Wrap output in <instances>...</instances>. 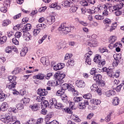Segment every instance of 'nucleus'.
<instances>
[{"mask_svg":"<svg viewBox=\"0 0 124 124\" xmlns=\"http://www.w3.org/2000/svg\"><path fill=\"white\" fill-rule=\"evenodd\" d=\"M72 27L67 26L66 23H62L58 28V31H60L62 35L67 34L68 32L71 31Z\"/></svg>","mask_w":124,"mask_h":124,"instance_id":"1","label":"nucleus"},{"mask_svg":"<svg viewBox=\"0 0 124 124\" xmlns=\"http://www.w3.org/2000/svg\"><path fill=\"white\" fill-rule=\"evenodd\" d=\"M93 61L94 62L98 64V67H103L106 64V60H102L101 61V55L97 54L95 55Z\"/></svg>","mask_w":124,"mask_h":124,"instance_id":"2","label":"nucleus"},{"mask_svg":"<svg viewBox=\"0 0 124 124\" xmlns=\"http://www.w3.org/2000/svg\"><path fill=\"white\" fill-rule=\"evenodd\" d=\"M2 117L1 121L4 124H8L10 122H15L16 120V116H10L7 113L3 114Z\"/></svg>","mask_w":124,"mask_h":124,"instance_id":"3","label":"nucleus"},{"mask_svg":"<svg viewBox=\"0 0 124 124\" xmlns=\"http://www.w3.org/2000/svg\"><path fill=\"white\" fill-rule=\"evenodd\" d=\"M56 95L61 96L62 100L63 102H67V95L64 93V91H62V90H58L56 93Z\"/></svg>","mask_w":124,"mask_h":124,"instance_id":"4","label":"nucleus"},{"mask_svg":"<svg viewBox=\"0 0 124 124\" xmlns=\"http://www.w3.org/2000/svg\"><path fill=\"white\" fill-rule=\"evenodd\" d=\"M54 77L55 78H57L58 79L56 81H59V82H58V85H62V83H63V78L65 77V74L63 73H57L54 75Z\"/></svg>","mask_w":124,"mask_h":124,"instance_id":"5","label":"nucleus"},{"mask_svg":"<svg viewBox=\"0 0 124 124\" xmlns=\"http://www.w3.org/2000/svg\"><path fill=\"white\" fill-rule=\"evenodd\" d=\"M89 105V101L87 100H83L80 102L78 105L79 109L84 110L86 109V106Z\"/></svg>","mask_w":124,"mask_h":124,"instance_id":"6","label":"nucleus"},{"mask_svg":"<svg viewBox=\"0 0 124 124\" xmlns=\"http://www.w3.org/2000/svg\"><path fill=\"white\" fill-rule=\"evenodd\" d=\"M69 108L68 107H66V108H64V110L66 113H68V114H72V109H75L74 108V103L70 102L69 103Z\"/></svg>","mask_w":124,"mask_h":124,"instance_id":"7","label":"nucleus"},{"mask_svg":"<svg viewBox=\"0 0 124 124\" xmlns=\"http://www.w3.org/2000/svg\"><path fill=\"white\" fill-rule=\"evenodd\" d=\"M102 70L104 72H107V74L109 75V76H112V75H113V69L111 68V67L108 68L105 67L102 68Z\"/></svg>","mask_w":124,"mask_h":124,"instance_id":"8","label":"nucleus"},{"mask_svg":"<svg viewBox=\"0 0 124 124\" xmlns=\"http://www.w3.org/2000/svg\"><path fill=\"white\" fill-rule=\"evenodd\" d=\"M17 82L16 81L15 82H11L9 83H7L6 85L7 89H9V90H14L15 89V87H16V84Z\"/></svg>","mask_w":124,"mask_h":124,"instance_id":"9","label":"nucleus"},{"mask_svg":"<svg viewBox=\"0 0 124 124\" xmlns=\"http://www.w3.org/2000/svg\"><path fill=\"white\" fill-rule=\"evenodd\" d=\"M76 85L77 87L78 88H84L86 86V84L85 83V81L83 80H77L76 82Z\"/></svg>","mask_w":124,"mask_h":124,"instance_id":"10","label":"nucleus"},{"mask_svg":"<svg viewBox=\"0 0 124 124\" xmlns=\"http://www.w3.org/2000/svg\"><path fill=\"white\" fill-rule=\"evenodd\" d=\"M23 37L26 41H29L31 39V35L28 31L23 32Z\"/></svg>","mask_w":124,"mask_h":124,"instance_id":"11","label":"nucleus"},{"mask_svg":"<svg viewBox=\"0 0 124 124\" xmlns=\"http://www.w3.org/2000/svg\"><path fill=\"white\" fill-rule=\"evenodd\" d=\"M64 67V63H58L56 65L53 67V69L57 71V70H60Z\"/></svg>","mask_w":124,"mask_h":124,"instance_id":"12","label":"nucleus"},{"mask_svg":"<svg viewBox=\"0 0 124 124\" xmlns=\"http://www.w3.org/2000/svg\"><path fill=\"white\" fill-rule=\"evenodd\" d=\"M73 0H67L63 1V4L62 5L66 6V7H70L73 5V2H72Z\"/></svg>","mask_w":124,"mask_h":124,"instance_id":"13","label":"nucleus"},{"mask_svg":"<svg viewBox=\"0 0 124 124\" xmlns=\"http://www.w3.org/2000/svg\"><path fill=\"white\" fill-rule=\"evenodd\" d=\"M87 43V45L90 47H96L98 45V43L95 39H93L92 42H88Z\"/></svg>","mask_w":124,"mask_h":124,"instance_id":"14","label":"nucleus"},{"mask_svg":"<svg viewBox=\"0 0 124 124\" xmlns=\"http://www.w3.org/2000/svg\"><path fill=\"white\" fill-rule=\"evenodd\" d=\"M57 100H56L55 98H51L48 102V105L50 106V108H53L55 107V106L56 104H57Z\"/></svg>","mask_w":124,"mask_h":124,"instance_id":"15","label":"nucleus"},{"mask_svg":"<svg viewBox=\"0 0 124 124\" xmlns=\"http://www.w3.org/2000/svg\"><path fill=\"white\" fill-rule=\"evenodd\" d=\"M115 94H116V92L113 90H108L105 92V95L107 97L113 96V95H115Z\"/></svg>","mask_w":124,"mask_h":124,"instance_id":"16","label":"nucleus"},{"mask_svg":"<svg viewBox=\"0 0 124 124\" xmlns=\"http://www.w3.org/2000/svg\"><path fill=\"white\" fill-rule=\"evenodd\" d=\"M120 103V98L119 97H114L112 100V104L113 106H117Z\"/></svg>","mask_w":124,"mask_h":124,"instance_id":"17","label":"nucleus"},{"mask_svg":"<svg viewBox=\"0 0 124 124\" xmlns=\"http://www.w3.org/2000/svg\"><path fill=\"white\" fill-rule=\"evenodd\" d=\"M70 119L71 120H73L74 122H76V123H81V119L76 115L72 114L70 116Z\"/></svg>","mask_w":124,"mask_h":124,"instance_id":"18","label":"nucleus"},{"mask_svg":"<svg viewBox=\"0 0 124 124\" xmlns=\"http://www.w3.org/2000/svg\"><path fill=\"white\" fill-rule=\"evenodd\" d=\"M55 16H49L47 17L46 21V22L48 25H52L54 22H55Z\"/></svg>","mask_w":124,"mask_h":124,"instance_id":"19","label":"nucleus"},{"mask_svg":"<svg viewBox=\"0 0 124 124\" xmlns=\"http://www.w3.org/2000/svg\"><path fill=\"white\" fill-rule=\"evenodd\" d=\"M33 79H38V80H44L45 78V75L41 73H39L37 75L33 77Z\"/></svg>","mask_w":124,"mask_h":124,"instance_id":"20","label":"nucleus"},{"mask_svg":"<svg viewBox=\"0 0 124 124\" xmlns=\"http://www.w3.org/2000/svg\"><path fill=\"white\" fill-rule=\"evenodd\" d=\"M59 81H49L47 83V85L49 87H53L55 86H58L59 85Z\"/></svg>","mask_w":124,"mask_h":124,"instance_id":"21","label":"nucleus"},{"mask_svg":"<svg viewBox=\"0 0 124 124\" xmlns=\"http://www.w3.org/2000/svg\"><path fill=\"white\" fill-rule=\"evenodd\" d=\"M37 93L39 95L44 96L47 94V92L45 89H39L37 90Z\"/></svg>","mask_w":124,"mask_h":124,"instance_id":"22","label":"nucleus"},{"mask_svg":"<svg viewBox=\"0 0 124 124\" xmlns=\"http://www.w3.org/2000/svg\"><path fill=\"white\" fill-rule=\"evenodd\" d=\"M0 107L1 111H2V112H5V111H7L8 109V104L6 102H3L2 103Z\"/></svg>","mask_w":124,"mask_h":124,"instance_id":"23","label":"nucleus"},{"mask_svg":"<svg viewBox=\"0 0 124 124\" xmlns=\"http://www.w3.org/2000/svg\"><path fill=\"white\" fill-rule=\"evenodd\" d=\"M108 6V9L109 10L110 12H114V11H116L117 9H119V6H111L109 5H106Z\"/></svg>","mask_w":124,"mask_h":124,"instance_id":"24","label":"nucleus"},{"mask_svg":"<svg viewBox=\"0 0 124 124\" xmlns=\"http://www.w3.org/2000/svg\"><path fill=\"white\" fill-rule=\"evenodd\" d=\"M31 25L30 24H27L24 26L22 31L23 32H26L29 31H31Z\"/></svg>","mask_w":124,"mask_h":124,"instance_id":"25","label":"nucleus"},{"mask_svg":"<svg viewBox=\"0 0 124 124\" xmlns=\"http://www.w3.org/2000/svg\"><path fill=\"white\" fill-rule=\"evenodd\" d=\"M46 27L47 26L46 24L43 23H39L36 25V28L38 30H40V31H41V30H44L46 29Z\"/></svg>","mask_w":124,"mask_h":124,"instance_id":"26","label":"nucleus"},{"mask_svg":"<svg viewBox=\"0 0 124 124\" xmlns=\"http://www.w3.org/2000/svg\"><path fill=\"white\" fill-rule=\"evenodd\" d=\"M49 61L48 60V58L43 57L41 58V62L43 63V65H47Z\"/></svg>","mask_w":124,"mask_h":124,"instance_id":"27","label":"nucleus"},{"mask_svg":"<svg viewBox=\"0 0 124 124\" xmlns=\"http://www.w3.org/2000/svg\"><path fill=\"white\" fill-rule=\"evenodd\" d=\"M102 8L104 9V11L103 12V16H108V11H107V9H108V6L106 5H103Z\"/></svg>","mask_w":124,"mask_h":124,"instance_id":"28","label":"nucleus"},{"mask_svg":"<svg viewBox=\"0 0 124 124\" xmlns=\"http://www.w3.org/2000/svg\"><path fill=\"white\" fill-rule=\"evenodd\" d=\"M102 78V76L101 75H95L93 77V79L96 82H99Z\"/></svg>","mask_w":124,"mask_h":124,"instance_id":"29","label":"nucleus"},{"mask_svg":"<svg viewBox=\"0 0 124 124\" xmlns=\"http://www.w3.org/2000/svg\"><path fill=\"white\" fill-rule=\"evenodd\" d=\"M30 108H31L32 111H37L38 109H39V104H34L32 106H30Z\"/></svg>","mask_w":124,"mask_h":124,"instance_id":"30","label":"nucleus"},{"mask_svg":"<svg viewBox=\"0 0 124 124\" xmlns=\"http://www.w3.org/2000/svg\"><path fill=\"white\" fill-rule=\"evenodd\" d=\"M5 97H6V95L2 93V91L0 90V102L3 101L5 99Z\"/></svg>","mask_w":124,"mask_h":124,"instance_id":"31","label":"nucleus"},{"mask_svg":"<svg viewBox=\"0 0 124 124\" xmlns=\"http://www.w3.org/2000/svg\"><path fill=\"white\" fill-rule=\"evenodd\" d=\"M27 52H28V48L27 47H24V48H22L20 52V56L21 57H25Z\"/></svg>","mask_w":124,"mask_h":124,"instance_id":"32","label":"nucleus"},{"mask_svg":"<svg viewBox=\"0 0 124 124\" xmlns=\"http://www.w3.org/2000/svg\"><path fill=\"white\" fill-rule=\"evenodd\" d=\"M103 22L105 25H110L112 24V19L106 18L103 20Z\"/></svg>","mask_w":124,"mask_h":124,"instance_id":"33","label":"nucleus"},{"mask_svg":"<svg viewBox=\"0 0 124 124\" xmlns=\"http://www.w3.org/2000/svg\"><path fill=\"white\" fill-rule=\"evenodd\" d=\"M6 40H7V37L6 36H1V38H0V44H4L6 42Z\"/></svg>","mask_w":124,"mask_h":124,"instance_id":"34","label":"nucleus"},{"mask_svg":"<svg viewBox=\"0 0 124 124\" xmlns=\"http://www.w3.org/2000/svg\"><path fill=\"white\" fill-rule=\"evenodd\" d=\"M11 22L8 19H6L2 21V27H7Z\"/></svg>","mask_w":124,"mask_h":124,"instance_id":"35","label":"nucleus"},{"mask_svg":"<svg viewBox=\"0 0 124 124\" xmlns=\"http://www.w3.org/2000/svg\"><path fill=\"white\" fill-rule=\"evenodd\" d=\"M85 64L86 65L88 64V65H91L92 64V60L91 58H90L89 56H86V58L85 59Z\"/></svg>","mask_w":124,"mask_h":124,"instance_id":"36","label":"nucleus"},{"mask_svg":"<svg viewBox=\"0 0 124 124\" xmlns=\"http://www.w3.org/2000/svg\"><path fill=\"white\" fill-rule=\"evenodd\" d=\"M10 2H11V0H5L3 3L4 6L8 8L10 7Z\"/></svg>","mask_w":124,"mask_h":124,"instance_id":"37","label":"nucleus"},{"mask_svg":"<svg viewBox=\"0 0 124 124\" xmlns=\"http://www.w3.org/2000/svg\"><path fill=\"white\" fill-rule=\"evenodd\" d=\"M8 78L10 82H15V81H16V79H17V77L15 76H10Z\"/></svg>","mask_w":124,"mask_h":124,"instance_id":"38","label":"nucleus"},{"mask_svg":"<svg viewBox=\"0 0 124 124\" xmlns=\"http://www.w3.org/2000/svg\"><path fill=\"white\" fill-rule=\"evenodd\" d=\"M94 19L97 21H101L104 19V17L100 15H96L94 17Z\"/></svg>","mask_w":124,"mask_h":124,"instance_id":"39","label":"nucleus"},{"mask_svg":"<svg viewBox=\"0 0 124 124\" xmlns=\"http://www.w3.org/2000/svg\"><path fill=\"white\" fill-rule=\"evenodd\" d=\"M59 85L61 86V88L62 89H60V90H62V91H64V92L65 90H68V87L69 86L67 83L63 84L62 85V83H61V85Z\"/></svg>","mask_w":124,"mask_h":124,"instance_id":"40","label":"nucleus"},{"mask_svg":"<svg viewBox=\"0 0 124 124\" xmlns=\"http://www.w3.org/2000/svg\"><path fill=\"white\" fill-rule=\"evenodd\" d=\"M54 116V114L52 113H50L46 115L45 118V121L46 122H48V121H50L51 120V118L52 117Z\"/></svg>","mask_w":124,"mask_h":124,"instance_id":"41","label":"nucleus"},{"mask_svg":"<svg viewBox=\"0 0 124 124\" xmlns=\"http://www.w3.org/2000/svg\"><path fill=\"white\" fill-rule=\"evenodd\" d=\"M114 13L116 15V16H120V15H122V8H119L118 9H117L115 12H114Z\"/></svg>","mask_w":124,"mask_h":124,"instance_id":"42","label":"nucleus"},{"mask_svg":"<svg viewBox=\"0 0 124 124\" xmlns=\"http://www.w3.org/2000/svg\"><path fill=\"white\" fill-rule=\"evenodd\" d=\"M98 88V85H96V84H93L90 87V89L92 92H95L96 91H97Z\"/></svg>","mask_w":124,"mask_h":124,"instance_id":"43","label":"nucleus"},{"mask_svg":"<svg viewBox=\"0 0 124 124\" xmlns=\"http://www.w3.org/2000/svg\"><path fill=\"white\" fill-rule=\"evenodd\" d=\"M47 36H48V35H44L42 38L41 39H40L38 41V43L39 44H42V43H43V41H44V40H45L46 39V38H47Z\"/></svg>","mask_w":124,"mask_h":124,"instance_id":"44","label":"nucleus"},{"mask_svg":"<svg viewBox=\"0 0 124 124\" xmlns=\"http://www.w3.org/2000/svg\"><path fill=\"white\" fill-rule=\"evenodd\" d=\"M113 58H114V60L120 62V60L122 58V55L120 54H114L113 55Z\"/></svg>","mask_w":124,"mask_h":124,"instance_id":"45","label":"nucleus"},{"mask_svg":"<svg viewBox=\"0 0 124 124\" xmlns=\"http://www.w3.org/2000/svg\"><path fill=\"white\" fill-rule=\"evenodd\" d=\"M30 101H31V99L29 98L24 97L22 99L21 103L23 102L24 104H27V103H29Z\"/></svg>","mask_w":124,"mask_h":124,"instance_id":"46","label":"nucleus"},{"mask_svg":"<svg viewBox=\"0 0 124 124\" xmlns=\"http://www.w3.org/2000/svg\"><path fill=\"white\" fill-rule=\"evenodd\" d=\"M83 98L81 97H75L74 98V101L75 102H81V101H83Z\"/></svg>","mask_w":124,"mask_h":124,"instance_id":"47","label":"nucleus"},{"mask_svg":"<svg viewBox=\"0 0 124 124\" xmlns=\"http://www.w3.org/2000/svg\"><path fill=\"white\" fill-rule=\"evenodd\" d=\"M62 41H59L56 44V47L58 50H60V49H62Z\"/></svg>","mask_w":124,"mask_h":124,"instance_id":"48","label":"nucleus"},{"mask_svg":"<svg viewBox=\"0 0 124 124\" xmlns=\"http://www.w3.org/2000/svg\"><path fill=\"white\" fill-rule=\"evenodd\" d=\"M98 51L100 53H105V52H108V50L105 47H101L98 48Z\"/></svg>","mask_w":124,"mask_h":124,"instance_id":"49","label":"nucleus"},{"mask_svg":"<svg viewBox=\"0 0 124 124\" xmlns=\"http://www.w3.org/2000/svg\"><path fill=\"white\" fill-rule=\"evenodd\" d=\"M109 42L110 43H114L116 40H117V36H111L109 37Z\"/></svg>","mask_w":124,"mask_h":124,"instance_id":"50","label":"nucleus"},{"mask_svg":"<svg viewBox=\"0 0 124 124\" xmlns=\"http://www.w3.org/2000/svg\"><path fill=\"white\" fill-rule=\"evenodd\" d=\"M112 116V112H110L105 118V121L107 123L111 121V116Z\"/></svg>","mask_w":124,"mask_h":124,"instance_id":"51","label":"nucleus"},{"mask_svg":"<svg viewBox=\"0 0 124 124\" xmlns=\"http://www.w3.org/2000/svg\"><path fill=\"white\" fill-rule=\"evenodd\" d=\"M17 110H22L24 109V105L22 103L17 104L16 106Z\"/></svg>","mask_w":124,"mask_h":124,"instance_id":"52","label":"nucleus"},{"mask_svg":"<svg viewBox=\"0 0 124 124\" xmlns=\"http://www.w3.org/2000/svg\"><path fill=\"white\" fill-rule=\"evenodd\" d=\"M70 11L71 12H76L77 9H78V7L74 5V4L72 6H71Z\"/></svg>","mask_w":124,"mask_h":124,"instance_id":"53","label":"nucleus"},{"mask_svg":"<svg viewBox=\"0 0 124 124\" xmlns=\"http://www.w3.org/2000/svg\"><path fill=\"white\" fill-rule=\"evenodd\" d=\"M92 102L94 105H99L101 103V101L99 99H93Z\"/></svg>","mask_w":124,"mask_h":124,"instance_id":"54","label":"nucleus"},{"mask_svg":"<svg viewBox=\"0 0 124 124\" xmlns=\"http://www.w3.org/2000/svg\"><path fill=\"white\" fill-rule=\"evenodd\" d=\"M56 109H62L63 108V106L61 103H56V104L54 107Z\"/></svg>","mask_w":124,"mask_h":124,"instance_id":"55","label":"nucleus"},{"mask_svg":"<svg viewBox=\"0 0 124 124\" xmlns=\"http://www.w3.org/2000/svg\"><path fill=\"white\" fill-rule=\"evenodd\" d=\"M6 53H8V54H10L12 52V46H9L6 47L5 48Z\"/></svg>","mask_w":124,"mask_h":124,"instance_id":"56","label":"nucleus"},{"mask_svg":"<svg viewBox=\"0 0 124 124\" xmlns=\"http://www.w3.org/2000/svg\"><path fill=\"white\" fill-rule=\"evenodd\" d=\"M39 32H40V30L38 29H34L33 31V35H34V36H37Z\"/></svg>","mask_w":124,"mask_h":124,"instance_id":"57","label":"nucleus"},{"mask_svg":"<svg viewBox=\"0 0 124 124\" xmlns=\"http://www.w3.org/2000/svg\"><path fill=\"white\" fill-rule=\"evenodd\" d=\"M83 97L85 99H91L92 98V94L91 93L85 94L83 95Z\"/></svg>","mask_w":124,"mask_h":124,"instance_id":"58","label":"nucleus"},{"mask_svg":"<svg viewBox=\"0 0 124 124\" xmlns=\"http://www.w3.org/2000/svg\"><path fill=\"white\" fill-rule=\"evenodd\" d=\"M88 12L90 13V14H96V11L95 10V8L93 7L92 8V9H89L88 10Z\"/></svg>","mask_w":124,"mask_h":124,"instance_id":"59","label":"nucleus"},{"mask_svg":"<svg viewBox=\"0 0 124 124\" xmlns=\"http://www.w3.org/2000/svg\"><path fill=\"white\" fill-rule=\"evenodd\" d=\"M35 119L33 118H31L28 121V123H27L26 124H35Z\"/></svg>","mask_w":124,"mask_h":124,"instance_id":"60","label":"nucleus"},{"mask_svg":"<svg viewBox=\"0 0 124 124\" xmlns=\"http://www.w3.org/2000/svg\"><path fill=\"white\" fill-rule=\"evenodd\" d=\"M44 99H45V97L39 96L36 97V100L38 101V102H41V101H43Z\"/></svg>","mask_w":124,"mask_h":124,"instance_id":"61","label":"nucleus"},{"mask_svg":"<svg viewBox=\"0 0 124 124\" xmlns=\"http://www.w3.org/2000/svg\"><path fill=\"white\" fill-rule=\"evenodd\" d=\"M12 42L15 45H19V39H17L16 38L12 39Z\"/></svg>","mask_w":124,"mask_h":124,"instance_id":"62","label":"nucleus"},{"mask_svg":"<svg viewBox=\"0 0 124 124\" xmlns=\"http://www.w3.org/2000/svg\"><path fill=\"white\" fill-rule=\"evenodd\" d=\"M15 36L16 38H17L18 39H19V38H20V37H21V36H22V33L20 31H17L15 33Z\"/></svg>","mask_w":124,"mask_h":124,"instance_id":"63","label":"nucleus"},{"mask_svg":"<svg viewBox=\"0 0 124 124\" xmlns=\"http://www.w3.org/2000/svg\"><path fill=\"white\" fill-rule=\"evenodd\" d=\"M0 11L2 13H6L7 12V7H1L0 8Z\"/></svg>","mask_w":124,"mask_h":124,"instance_id":"64","label":"nucleus"}]
</instances>
